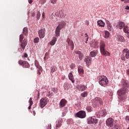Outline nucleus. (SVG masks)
<instances>
[{
  "instance_id": "1",
  "label": "nucleus",
  "mask_w": 129,
  "mask_h": 129,
  "mask_svg": "<svg viewBox=\"0 0 129 129\" xmlns=\"http://www.w3.org/2000/svg\"><path fill=\"white\" fill-rule=\"evenodd\" d=\"M122 88L117 92L118 98L120 101H123L126 99V93L128 92L129 83L127 81L122 80L121 81Z\"/></svg>"
},
{
  "instance_id": "2",
  "label": "nucleus",
  "mask_w": 129,
  "mask_h": 129,
  "mask_svg": "<svg viewBox=\"0 0 129 129\" xmlns=\"http://www.w3.org/2000/svg\"><path fill=\"white\" fill-rule=\"evenodd\" d=\"M98 82L101 86H105V85H107V84H108V80L106 77L104 76H101L99 77Z\"/></svg>"
},
{
  "instance_id": "3",
  "label": "nucleus",
  "mask_w": 129,
  "mask_h": 129,
  "mask_svg": "<svg viewBox=\"0 0 129 129\" xmlns=\"http://www.w3.org/2000/svg\"><path fill=\"white\" fill-rule=\"evenodd\" d=\"M48 101V98L47 97L42 98L40 101V107L41 108H43L47 105Z\"/></svg>"
},
{
  "instance_id": "4",
  "label": "nucleus",
  "mask_w": 129,
  "mask_h": 129,
  "mask_svg": "<svg viewBox=\"0 0 129 129\" xmlns=\"http://www.w3.org/2000/svg\"><path fill=\"white\" fill-rule=\"evenodd\" d=\"M66 11L64 10H60L58 12L55 13V16L60 17L61 19H63L66 17Z\"/></svg>"
},
{
  "instance_id": "5",
  "label": "nucleus",
  "mask_w": 129,
  "mask_h": 129,
  "mask_svg": "<svg viewBox=\"0 0 129 129\" xmlns=\"http://www.w3.org/2000/svg\"><path fill=\"white\" fill-rule=\"evenodd\" d=\"M87 123L88 124H92L95 123L96 124L98 120L95 118H93L92 117H90L87 119Z\"/></svg>"
},
{
  "instance_id": "6",
  "label": "nucleus",
  "mask_w": 129,
  "mask_h": 129,
  "mask_svg": "<svg viewBox=\"0 0 129 129\" xmlns=\"http://www.w3.org/2000/svg\"><path fill=\"white\" fill-rule=\"evenodd\" d=\"M76 115L79 118H85L86 117V112L85 111H79L76 113Z\"/></svg>"
},
{
  "instance_id": "7",
  "label": "nucleus",
  "mask_w": 129,
  "mask_h": 129,
  "mask_svg": "<svg viewBox=\"0 0 129 129\" xmlns=\"http://www.w3.org/2000/svg\"><path fill=\"white\" fill-rule=\"evenodd\" d=\"M114 120H113V119L111 118H108L106 121L107 126H112L114 124Z\"/></svg>"
},
{
  "instance_id": "8",
  "label": "nucleus",
  "mask_w": 129,
  "mask_h": 129,
  "mask_svg": "<svg viewBox=\"0 0 129 129\" xmlns=\"http://www.w3.org/2000/svg\"><path fill=\"white\" fill-rule=\"evenodd\" d=\"M46 33V30L45 29H40L38 31L39 37L40 39H43L45 37V33Z\"/></svg>"
},
{
  "instance_id": "9",
  "label": "nucleus",
  "mask_w": 129,
  "mask_h": 129,
  "mask_svg": "<svg viewBox=\"0 0 129 129\" xmlns=\"http://www.w3.org/2000/svg\"><path fill=\"white\" fill-rule=\"evenodd\" d=\"M18 63L20 64V65H22V66H23V67L25 68H29L30 67L29 63L26 61L19 60Z\"/></svg>"
},
{
  "instance_id": "10",
  "label": "nucleus",
  "mask_w": 129,
  "mask_h": 129,
  "mask_svg": "<svg viewBox=\"0 0 129 129\" xmlns=\"http://www.w3.org/2000/svg\"><path fill=\"white\" fill-rule=\"evenodd\" d=\"M77 88L79 91H84L87 87L84 85H79L77 86Z\"/></svg>"
},
{
  "instance_id": "11",
  "label": "nucleus",
  "mask_w": 129,
  "mask_h": 129,
  "mask_svg": "<svg viewBox=\"0 0 129 129\" xmlns=\"http://www.w3.org/2000/svg\"><path fill=\"white\" fill-rule=\"evenodd\" d=\"M67 43H68V46H70L71 47V50H74V43L71 40H70V38H68L67 39Z\"/></svg>"
},
{
  "instance_id": "12",
  "label": "nucleus",
  "mask_w": 129,
  "mask_h": 129,
  "mask_svg": "<svg viewBox=\"0 0 129 129\" xmlns=\"http://www.w3.org/2000/svg\"><path fill=\"white\" fill-rule=\"evenodd\" d=\"M66 26V22L64 21H61L60 22H58V26L56 27V28H58V29H63L64 27Z\"/></svg>"
},
{
  "instance_id": "13",
  "label": "nucleus",
  "mask_w": 129,
  "mask_h": 129,
  "mask_svg": "<svg viewBox=\"0 0 129 129\" xmlns=\"http://www.w3.org/2000/svg\"><path fill=\"white\" fill-rule=\"evenodd\" d=\"M116 38L118 41V42H124V38L122 35H120L119 34H117L116 35Z\"/></svg>"
},
{
  "instance_id": "14",
  "label": "nucleus",
  "mask_w": 129,
  "mask_h": 129,
  "mask_svg": "<svg viewBox=\"0 0 129 129\" xmlns=\"http://www.w3.org/2000/svg\"><path fill=\"white\" fill-rule=\"evenodd\" d=\"M67 103V101L65 99H62L60 100L59 105L60 107H64Z\"/></svg>"
},
{
  "instance_id": "15",
  "label": "nucleus",
  "mask_w": 129,
  "mask_h": 129,
  "mask_svg": "<svg viewBox=\"0 0 129 129\" xmlns=\"http://www.w3.org/2000/svg\"><path fill=\"white\" fill-rule=\"evenodd\" d=\"M100 51L101 54H102V55H103V56H110V53H109V52L105 50V49H102Z\"/></svg>"
},
{
  "instance_id": "16",
  "label": "nucleus",
  "mask_w": 129,
  "mask_h": 129,
  "mask_svg": "<svg viewBox=\"0 0 129 129\" xmlns=\"http://www.w3.org/2000/svg\"><path fill=\"white\" fill-rule=\"evenodd\" d=\"M75 53L79 56L80 60H82V59H83L84 56H83L82 53H81V51L79 50H76L75 51Z\"/></svg>"
},
{
  "instance_id": "17",
  "label": "nucleus",
  "mask_w": 129,
  "mask_h": 129,
  "mask_svg": "<svg viewBox=\"0 0 129 129\" xmlns=\"http://www.w3.org/2000/svg\"><path fill=\"white\" fill-rule=\"evenodd\" d=\"M106 23L107 24L108 30L110 31V32H112V31H113V28H112V26H111V24H110V22H109V21H107Z\"/></svg>"
},
{
  "instance_id": "18",
  "label": "nucleus",
  "mask_w": 129,
  "mask_h": 129,
  "mask_svg": "<svg viewBox=\"0 0 129 129\" xmlns=\"http://www.w3.org/2000/svg\"><path fill=\"white\" fill-rule=\"evenodd\" d=\"M95 103H99L101 105H102V104H103V103L102 102V100H101V99H100V98L99 97H96L94 99Z\"/></svg>"
},
{
  "instance_id": "19",
  "label": "nucleus",
  "mask_w": 129,
  "mask_h": 129,
  "mask_svg": "<svg viewBox=\"0 0 129 129\" xmlns=\"http://www.w3.org/2000/svg\"><path fill=\"white\" fill-rule=\"evenodd\" d=\"M98 54V51L97 50H93L90 52V57H95Z\"/></svg>"
},
{
  "instance_id": "20",
  "label": "nucleus",
  "mask_w": 129,
  "mask_h": 129,
  "mask_svg": "<svg viewBox=\"0 0 129 129\" xmlns=\"http://www.w3.org/2000/svg\"><path fill=\"white\" fill-rule=\"evenodd\" d=\"M84 61L87 65H90V63H91V58L89 56H87Z\"/></svg>"
},
{
  "instance_id": "21",
  "label": "nucleus",
  "mask_w": 129,
  "mask_h": 129,
  "mask_svg": "<svg viewBox=\"0 0 129 129\" xmlns=\"http://www.w3.org/2000/svg\"><path fill=\"white\" fill-rule=\"evenodd\" d=\"M105 49V43L103 41L100 42V51Z\"/></svg>"
},
{
  "instance_id": "22",
  "label": "nucleus",
  "mask_w": 129,
  "mask_h": 129,
  "mask_svg": "<svg viewBox=\"0 0 129 129\" xmlns=\"http://www.w3.org/2000/svg\"><path fill=\"white\" fill-rule=\"evenodd\" d=\"M56 42H57V38L53 37L52 40L49 42V45H51V46H54V45L56 44Z\"/></svg>"
},
{
  "instance_id": "23",
  "label": "nucleus",
  "mask_w": 129,
  "mask_h": 129,
  "mask_svg": "<svg viewBox=\"0 0 129 129\" xmlns=\"http://www.w3.org/2000/svg\"><path fill=\"white\" fill-rule=\"evenodd\" d=\"M69 79L71 81H72V83H74V82H75V80L74 79V77H73L72 73H70L69 74Z\"/></svg>"
},
{
  "instance_id": "24",
  "label": "nucleus",
  "mask_w": 129,
  "mask_h": 129,
  "mask_svg": "<svg viewBox=\"0 0 129 129\" xmlns=\"http://www.w3.org/2000/svg\"><path fill=\"white\" fill-rule=\"evenodd\" d=\"M26 46H27V40L24 39L21 44V47L22 48L23 50H24L26 48Z\"/></svg>"
},
{
  "instance_id": "25",
  "label": "nucleus",
  "mask_w": 129,
  "mask_h": 129,
  "mask_svg": "<svg viewBox=\"0 0 129 129\" xmlns=\"http://www.w3.org/2000/svg\"><path fill=\"white\" fill-rule=\"evenodd\" d=\"M124 51L123 54L125 55L126 59H129V50L124 49Z\"/></svg>"
},
{
  "instance_id": "26",
  "label": "nucleus",
  "mask_w": 129,
  "mask_h": 129,
  "mask_svg": "<svg viewBox=\"0 0 129 129\" xmlns=\"http://www.w3.org/2000/svg\"><path fill=\"white\" fill-rule=\"evenodd\" d=\"M60 31L61 29H60V28H58V27H56V30L55 31V36L56 37H59V36H60Z\"/></svg>"
},
{
  "instance_id": "27",
  "label": "nucleus",
  "mask_w": 129,
  "mask_h": 129,
  "mask_svg": "<svg viewBox=\"0 0 129 129\" xmlns=\"http://www.w3.org/2000/svg\"><path fill=\"white\" fill-rule=\"evenodd\" d=\"M62 122H63V119L60 118L58 120L57 124H56V127H60L62 125Z\"/></svg>"
},
{
  "instance_id": "28",
  "label": "nucleus",
  "mask_w": 129,
  "mask_h": 129,
  "mask_svg": "<svg viewBox=\"0 0 129 129\" xmlns=\"http://www.w3.org/2000/svg\"><path fill=\"white\" fill-rule=\"evenodd\" d=\"M97 24L99 27H103L105 26V23H104L102 20H99L97 22Z\"/></svg>"
},
{
  "instance_id": "29",
  "label": "nucleus",
  "mask_w": 129,
  "mask_h": 129,
  "mask_svg": "<svg viewBox=\"0 0 129 129\" xmlns=\"http://www.w3.org/2000/svg\"><path fill=\"white\" fill-rule=\"evenodd\" d=\"M107 114L106 111L105 110H103V111H101L100 113H99V116H105Z\"/></svg>"
},
{
  "instance_id": "30",
  "label": "nucleus",
  "mask_w": 129,
  "mask_h": 129,
  "mask_svg": "<svg viewBox=\"0 0 129 129\" xmlns=\"http://www.w3.org/2000/svg\"><path fill=\"white\" fill-rule=\"evenodd\" d=\"M125 26V24L123 22H119L118 23V27L120 30H121V29L124 28Z\"/></svg>"
},
{
  "instance_id": "31",
  "label": "nucleus",
  "mask_w": 129,
  "mask_h": 129,
  "mask_svg": "<svg viewBox=\"0 0 129 129\" xmlns=\"http://www.w3.org/2000/svg\"><path fill=\"white\" fill-rule=\"evenodd\" d=\"M78 72L80 74H83L84 72V71L83 70V67H82V66H79Z\"/></svg>"
},
{
  "instance_id": "32",
  "label": "nucleus",
  "mask_w": 129,
  "mask_h": 129,
  "mask_svg": "<svg viewBox=\"0 0 129 129\" xmlns=\"http://www.w3.org/2000/svg\"><path fill=\"white\" fill-rule=\"evenodd\" d=\"M86 109L88 112H91L93 110V108L90 106H87Z\"/></svg>"
},
{
  "instance_id": "33",
  "label": "nucleus",
  "mask_w": 129,
  "mask_h": 129,
  "mask_svg": "<svg viewBox=\"0 0 129 129\" xmlns=\"http://www.w3.org/2000/svg\"><path fill=\"white\" fill-rule=\"evenodd\" d=\"M111 129H121V126L119 124H115Z\"/></svg>"
},
{
  "instance_id": "34",
  "label": "nucleus",
  "mask_w": 129,
  "mask_h": 129,
  "mask_svg": "<svg viewBox=\"0 0 129 129\" xmlns=\"http://www.w3.org/2000/svg\"><path fill=\"white\" fill-rule=\"evenodd\" d=\"M109 36H110V33L108 31H105V36L104 37L106 39H107V38H109Z\"/></svg>"
},
{
  "instance_id": "35",
  "label": "nucleus",
  "mask_w": 129,
  "mask_h": 129,
  "mask_svg": "<svg viewBox=\"0 0 129 129\" xmlns=\"http://www.w3.org/2000/svg\"><path fill=\"white\" fill-rule=\"evenodd\" d=\"M35 66H36V68H38V69H42V67L39 65V63L37 60H35Z\"/></svg>"
},
{
  "instance_id": "36",
  "label": "nucleus",
  "mask_w": 129,
  "mask_h": 129,
  "mask_svg": "<svg viewBox=\"0 0 129 129\" xmlns=\"http://www.w3.org/2000/svg\"><path fill=\"white\" fill-rule=\"evenodd\" d=\"M123 32L124 33H128V27L126 26V25H125L124 26V27L123 28Z\"/></svg>"
},
{
  "instance_id": "37",
  "label": "nucleus",
  "mask_w": 129,
  "mask_h": 129,
  "mask_svg": "<svg viewBox=\"0 0 129 129\" xmlns=\"http://www.w3.org/2000/svg\"><path fill=\"white\" fill-rule=\"evenodd\" d=\"M23 33L25 36H27V35H28V28L27 27H24L23 28Z\"/></svg>"
},
{
  "instance_id": "38",
  "label": "nucleus",
  "mask_w": 129,
  "mask_h": 129,
  "mask_svg": "<svg viewBox=\"0 0 129 129\" xmlns=\"http://www.w3.org/2000/svg\"><path fill=\"white\" fill-rule=\"evenodd\" d=\"M56 70H57V69L55 67H51L50 68V73H54Z\"/></svg>"
},
{
  "instance_id": "39",
  "label": "nucleus",
  "mask_w": 129,
  "mask_h": 129,
  "mask_svg": "<svg viewBox=\"0 0 129 129\" xmlns=\"http://www.w3.org/2000/svg\"><path fill=\"white\" fill-rule=\"evenodd\" d=\"M46 96H48V97L51 98V96H53V94L50 91H48L47 93H46Z\"/></svg>"
},
{
  "instance_id": "40",
  "label": "nucleus",
  "mask_w": 129,
  "mask_h": 129,
  "mask_svg": "<svg viewBox=\"0 0 129 129\" xmlns=\"http://www.w3.org/2000/svg\"><path fill=\"white\" fill-rule=\"evenodd\" d=\"M24 39V36L22 34L20 35V37H19V42L20 43H22L23 42V39Z\"/></svg>"
},
{
  "instance_id": "41",
  "label": "nucleus",
  "mask_w": 129,
  "mask_h": 129,
  "mask_svg": "<svg viewBox=\"0 0 129 129\" xmlns=\"http://www.w3.org/2000/svg\"><path fill=\"white\" fill-rule=\"evenodd\" d=\"M36 18L37 20H40V17H41V13L40 12L38 11L36 14Z\"/></svg>"
},
{
  "instance_id": "42",
  "label": "nucleus",
  "mask_w": 129,
  "mask_h": 129,
  "mask_svg": "<svg viewBox=\"0 0 129 129\" xmlns=\"http://www.w3.org/2000/svg\"><path fill=\"white\" fill-rule=\"evenodd\" d=\"M51 91H53V92H54V93H57L58 92V90L56 88H52L51 89Z\"/></svg>"
},
{
  "instance_id": "43",
  "label": "nucleus",
  "mask_w": 129,
  "mask_h": 129,
  "mask_svg": "<svg viewBox=\"0 0 129 129\" xmlns=\"http://www.w3.org/2000/svg\"><path fill=\"white\" fill-rule=\"evenodd\" d=\"M81 96H82V97H86L87 96V92H84V93H82L81 94Z\"/></svg>"
},
{
  "instance_id": "44",
  "label": "nucleus",
  "mask_w": 129,
  "mask_h": 129,
  "mask_svg": "<svg viewBox=\"0 0 129 129\" xmlns=\"http://www.w3.org/2000/svg\"><path fill=\"white\" fill-rule=\"evenodd\" d=\"M39 40H40V39H39L38 37H36L34 39V43H39Z\"/></svg>"
},
{
  "instance_id": "45",
  "label": "nucleus",
  "mask_w": 129,
  "mask_h": 129,
  "mask_svg": "<svg viewBox=\"0 0 129 129\" xmlns=\"http://www.w3.org/2000/svg\"><path fill=\"white\" fill-rule=\"evenodd\" d=\"M41 72H42V68L41 69H38L37 70V74H38V75H40Z\"/></svg>"
},
{
  "instance_id": "46",
  "label": "nucleus",
  "mask_w": 129,
  "mask_h": 129,
  "mask_svg": "<svg viewBox=\"0 0 129 129\" xmlns=\"http://www.w3.org/2000/svg\"><path fill=\"white\" fill-rule=\"evenodd\" d=\"M29 103L30 105H33V101H32V98L29 99Z\"/></svg>"
},
{
  "instance_id": "47",
  "label": "nucleus",
  "mask_w": 129,
  "mask_h": 129,
  "mask_svg": "<svg viewBox=\"0 0 129 129\" xmlns=\"http://www.w3.org/2000/svg\"><path fill=\"white\" fill-rule=\"evenodd\" d=\"M50 3L53 4V5H55L57 3V0H50Z\"/></svg>"
},
{
  "instance_id": "48",
  "label": "nucleus",
  "mask_w": 129,
  "mask_h": 129,
  "mask_svg": "<svg viewBox=\"0 0 129 129\" xmlns=\"http://www.w3.org/2000/svg\"><path fill=\"white\" fill-rule=\"evenodd\" d=\"M46 128L47 129H51V124H48L47 125H46Z\"/></svg>"
},
{
  "instance_id": "49",
  "label": "nucleus",
  "mask_w": 129,
  "mask_h": 129,
  "mask_svg": "<svg viewBox=\"0 0 129 129\" xmlns=\"http://www.w3.org/2000/svg\"><path fill=\"white\" fill-rule=\"evenodd\" d=\"M121 59L123 61H125V57H124V56H123V55H121Z\"/></svg>"
},
{
  "instance_id": "50",
  "label": "nucleus",
  "mask_w": 129,
  "mask_h": 129,
  "mask_svg": "<svg viewBox=\"0 0 129 129\" xmlns=\"http://www.w3.org/2000/svg\"><path fill=\"white\" fill-rule=\"evenodd\" d=\"M121 2H124V3L129 4V0H121Z\"/></svg>"
},
{
  "instance_id": "51",
  "label": "nucleus",
  "mask_w": 129,
  "mask_h": 129,
  "mask_svg": "<svg viewBox=\"0 0 129 129\" xmlns=\"http://www.w3.org/2000/svg\"><path fill=\"white\" fill-rule=\"evenodd\" d=\"M37 99H39V98H40V92L39 91H38V94H37Z\"/></svg>"
},
{
  "instance_id": "52",
  "label": "nucleus",
  "mask_w": 129,
  "mask_h": 129,
  "mask_svg": "<svg viewBox=\"0 0 129 129\" xmlns=\"http://www.w3.org/2000/svg\"><path fill=\"white\" fill-rule=\"evenodd\" d=\"M23 57H24V58H28V54H27L26 53H25L24 54Z\"/></svg>"
},
{
  "instance_id": "53",
  "label": "nucleus",
  "mask_w": 129,
  "mask_h": 129,
  "mask_svg": "<svg viewBox=\"0 0 129 129\" xmlns=\"http://www.w3.org/2000/svg\"><path fill=\"white\" fill-rule=\"evenodd\" d=\"M125 119L126 120V121H129V116H126L125 117Z\"/></svg>"
},
{
  "instance_id": "54",
  "label": "nucleus",
  "mask_w": 129,
  "mask_h": 129,
  "mask_svg": "<svg viewBox=\"0 0 129 129\" xmlns=\"http://www.w3.org/2000/svg\"><path fill=\"white\" fill-rule=\"evenodd\" d=\"M29 4H31L33 3V0H28Z\"/></svg>"
},
{
  "instance_id": "55",
  "label": "nucleus",
  "mask_w": 129,
  "mask_h": 129,
  "mask_svg": "<svg viewBox=\"0 0 129 129\" xmlns=\"http://www.w3.org/2000/svg\"><path fill=\"white\" fill-rule=\"evenodd\" d=\"M32 105H29V106L28 107V109H31Z\"/></svg>"
},
{
  "instance_id": "56",
  "label": "nucleus",
  "mask_w": 129,
  "mask_h": 129,
  "mask_svg": "<svg viewBox=\"0 0 129 129\" xmlns=\"http://www.w3.org/2000/svg\"><path fill=\"white\" fill-rule=\"evenodd\" d=\"M126 109H127L128 112H129V106H126Z\"/></svg>"
},
{
  "instance_id": "57",
  "label": "nucleus",
  "mask_w": 129,
  "mask_h": 129,
  "mask_svg": "<svg viewBox=\"0 0 129 129\" xmlns=\"http://www.w3.org/2000/svg\"><path fill=\"white\" fill-rule=\"evenodd\" d=\"M45 3H46V0H43V1H42V4H45Z\"/></svg>"
},
{
  "instance_id": "58",
  "label": "nucleus",
  "mask_w": 129,
  "mask_h": 129,
  "mask_svg": "<svg viewBox=\"0 0 129 129\" xmlns=\"http://www.w3.org/2000/svg\"><path fill=\"white\" fill-rule=\"evenodd\" d=\"M87 41H88V37H87V39H86V44H87Z\"/></svg>"
},
{
  "instance_id": "59",
  "label": "nucleus",
  "mask_w": 129,
  "mask_h": 129,
  "mask_svg": "<svg viewBox=\"0 0 129 129\" xmlns=\"http://www.w3.org/2000/svg\"><path fill=\"white\" fill-rule=\"evenodd\" d=\"M126 10H129V6H127L126 7Z\"/></svg>"
},
{
  "instance_id": "60",
  "label": "nucleus",
  "mask_w": 129,
  "mask_h": 129,
  "mask_svg": "<svg viewBox=\"0 0 129 129\" xmlns=\"http://www.w3.org/2000/svg\"><path fill=\"white\" fill-rule=\"evenodd\" d=\"M44 17H45V14H44V13H42V17L44 18Z\"/></svg>"
},
{
  "instance_id": "61",
  "label": "nucleus",
  "mask_w": 129,
  "mask_h": 129,
  "mask_svg": "<svg viewBox=\"0 0 129 129\" xmlns=\"http://www.w3.org/2000/svg\"><path fill=\"white\" fill-rule=\"evenodd\" d=\"M64 78H65V76H63V77H62V79L63 80H64Z\"/></svg>"
},
{
  "instance_id": "62",
  "label": "nucleus",
  "mask_w": 129,
  "mask_h": 129,
  "mask_svg": "<svg viewBox=\"0 0 129 129\" xmlns=\"http://www.w3.org/2000/svg\"><path fill=\"white\" fill-rule=\"evenodd\" d=\"M85 36H86V37H88L87 33L85 34Z\"/></svg>"
},
{
  "instance_id": "63",
  "label": "nucleus",
  "mask_w": 129,
  "mask_h": 129,
  "mask_svg": "<svg viewBox=\"0 0 129 129\" xmlns=\"http://www.w3.org/2000/svg\"><path fill=\"white\" fill-rule=\"evenodd\" d=\"M46 55H47V53H46L45 54V56H46Z\"/></svg>"
},
{
  "instance_id": "64",
  "label": "nucleus",
  "mask_w": 129,
  "mask_h": 129,
  "mask_svg": "<svg viewBox=\"0 0 129 129\" xmlns=\"http://www.w3.org/2000/svg\"><path fill=\"white\" fill-rule=\"evenodd\" d=\"M127 129H129V127Z\"/></svg>"
}]
</instances>
